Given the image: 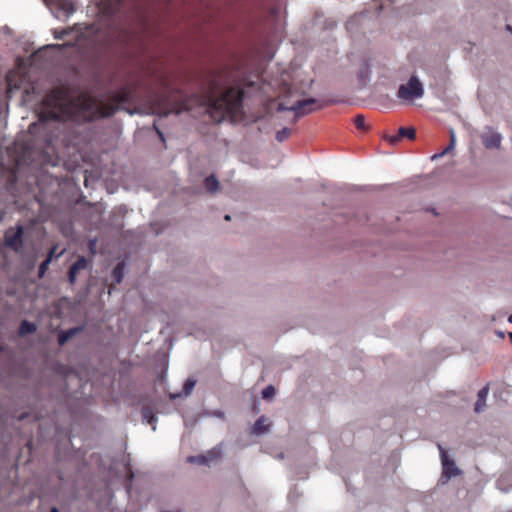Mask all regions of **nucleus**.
<instances>
[{
    "mask_svg": "<svg viewBox=\"0 0 512 512\" xmlns=\"http://www.w3.org/2000/svg\"><path fill=\"white\" fill-rule=\"evenodd\" d=\"M129 473H130L129 478H130V480H131V479L133 478L134 474H133V472H132V471H130Z\"/></svg>",
    "mask_w": 512,
    "mask_h": 512,
    "instance_id": "72a5a7b5",
    "label": "nucleus"
},
{
    "mask_svg": "<svg viewBox=\"0 0 512 512\" xmlns=\"http://www.w3.org/2000/svg\"><path fill=\"white\" fill-rule=\"evenodd\" d=\"M196 384V381L193 380V379H187L184 383V387H183V390H184V393L186 395H189L191 393V391L193 390L194 386Z\"/></svg>",
    "mask_w": 512,
    "mask_h": 512,
    "instance_id": "393cba45",
    "label": "nucleus"
},
{
    "mask_svg": "<svg viewBox=\"0 0 512 512\" xmlns=\"http://www.w3.org/2000/svg\"><path fill=\"white\" fill-rule=\"evenodd\" d=\"M4 217H5V211L0 210V223L3 221Z\"/></svg>",
    "mask_w": 512,
    "mask_h": 512,
    "instance_id": "7c9ffc66",
    "label": "nucleus"
},
{
    "mask_svg": "<svg viewBox=\"0 0 512 512\" xmlns=\"http://www.w3.org/2000/svg\"><path fill=\"white\" fill-rule=\"evenodd\" d=\"M415 137H416V130L413 127H400L397 134L386 136L385 139L390 144L395 145L403 138H408L410 140H414Z\"/></svg>",
    "mask_w": 512,
    "mask_h": 512,
    "instance_id": "1a4fd4ad",
    "label": "nucleus"
},
{
    "mask_svg": "<svg viewBox=\"0 0 512 512\" xmlns=\"http://www.w3.org/2000/svg\"><path fill=\"white\" fill-rule=\"evenodd\" d=\"M354 125L357 129L366 131L368 127L365 124V117L362 114H358L354 117Z\"/></svg>",
    "mask_w": 512,
    "mask_h": 512,
    "instance_id": "aec40b11",
    "label": "nucleus"
},
{
    "mask_svg": "<svg viewBox=\"0 0 512 512\" xmlns=\"http://www.w3.org/2000/svg\"><path fill=\"white\" fill-rule=\"evenodd\" d=\"M454 146H455V135H454V132L452 131L451 135H450L449 145L441 153L435 154L432 158L433 159L440 158V157L444 156L445 154L450 153L454 149Z\"/></svg>",
    "mask_w": 512,
    "mask_h": 512,
    "instance_id": "a211bd4d",
    "label": "nucleus"
},
{
    "mask_svg": "<svg viewBox=\"0 0 512 512\" xmlns=\"http://www.w3.org/2000/svg\"><path fill=\"white\" fill-rule=\"evenodd\" d=\"M488 392H489L488 385L484 386L482 389L479 390L478 395H477V401L475 403V408H474L475 412L480 413L484 410Z\"/></svg>",
    "mask_w": 512,
    "mask_h": 512,
    "instance_id": "ddd939ff",
    "label": "nucleus"
},
{
    "mask_svg": "<svg viewBox=\"0 0 512 512\" xmlns=\"http://www.w3.org/2000/svg\"><path fill=\"white\" fill-rule=\"evenodd\" d=\"M198 462H199V463H201V464L206 463V459H205V457H204V456H200V457H198Z\"/></svg>",
    "mask_w": 512,
    "mask_h": 512,
    "instance_id": "c756f323",
    "label": "nucleus"
},
{
    "mask_svg": "<svg viewBox=\"0 0 512 512\" xmlns=\"http://www.w3.org/2000/svg\"><path fill=\"white\" fill-rule=\"evenodd\" d=\"M275 395V388L272 385H268L262 391V397L264 399H271Z\"/></svg>",
    "mask_w": 512,
    "mask_h": 512,
    "instance_id": "b1692460",
    "label": "nucleus"
},
{
    "mask_svg": "<svg viewBox=\"0 0 512 512\" xmlns=\"http://www.w3.org/2000/svg\"><path fill=\"white\" fill-rule=\"evenodd\" d=\"M50 260L49 259H45L39 266V271H38V274H39V277H43L44 274L46 273V271L48 270V267L50 265Z\"/></svg>",
    "mask_w": 512,
    "mask_h": 512,
    "instance_id": "a878e982",
    "label": "nucleus"
},
{
    "mask_svg": "<svg viewBox=\"0 0 512 512\" xmlns=\"http://www.w3.org/2000/svg\"><path fill=\"white\" fill-rule=\"evenodd\" d=\"M508 321L512 323V314L509 316Z\"/></svg>",
    "mask_w": 512,
    "mask_h": 512,
    "instance_id": "c9c22d12",
    "label": "nucleus"
},
{
    "mask_svg": "<svg viewBox=\"0 0 512 512\" xmlns=\"http://www.w3.org/2000/svg\"><path fill=\"white\" fill-rule=\"evenodd\" d=\"M157 133H158L159 137L161 138V140L164 141L163 133L160 130H157Z\"/></svg>",
    "mask_w": 512,
    "mask_h": 512,
    "instance_id": "2f4dec72",
    "label": "nucleus"
},
{
    "mask_svg": "<svg viewBox=\"0 0 512 512\" xmlns=\"http://www.w3.org/2000/svg\"><path fill=\"white\" fill-rule=\"evenodd\" d=\"M501 139V135L494 131H489L482 136V142L488 149L499 148Z\"/></svg>",
    "mask_w": 512,
    "mask_h": 512,
    "instance_id": "f8f14e48",
    "label": "nucleus"
},
{
    "mask_svg": "<svg viewBox=\"0 0 512 512\" xmlns=\"http://www.w3.org/2000/svg\"><path fill=\"white\" fill-rule=\"evenodd\" d=\"M253 84V82H246L244 78L236 79L234 72L228 68L212 72L205 83L204 97L211 118L221 122L226 118L241 117L244 87Z\"/></svg>",
    "mask_w": 512,
    "mask_h": 512,
    "instance_id": "f257e3e1",
    "label": "nucleus"
},
{
    "mask_svg": "<svg viewBox=\"0 0 512 512\" xmlns=\"http://www.w3.org/2000/svg\"><path fill=\"white\" fill-rule=\"evenodd\" d=\"M72 102L67 92L62 88L51 90L43 99L40 112L38 114L41 123L56 120L62 121L70 117L72 113Z\"/></svg>",
    "mask_w": 512,
    "mask_h": 512,
    "instance_id": "7ed1b4c3",
    "label": "nucleus"
},
{
    "mask_svg": "<svg viewBox=\"0 0 512 512\" xmlns=\"http://www.w3.org/2000/svg\"><path fill=\"white\" fill-rule=\"evenodd\" d=\"M25 228L17 224L15 227H9L4 234L5 246L15 253H21L24 250Z\"/></svg>",
    "mask_w": 512,
    "mask_h": 512,
    "instance_id": "39448f33",
    "label": "nucleus"
},
{
    "mask_svg": "<svg viewBox=\"0 0 512 512\" xmlns=\"http://www.w3.org/2000/svg\"><path fill=\"white\" fill-rule=\"evenodd\" d=\"M163 90L155 94V102L158 105L159 113L168 115L170 113L179 114L188 109L184 93L180 89H174L170 86L168 80H162Z\"/></svg>",
    "mask_w": 512,
    "mask_h": 512,
    "instance_id": "20e7f679",
    "label": "nucleus"
},
{
    "mask_svg": "<svg viewBox=\"0 0 512 512\" xmlns=\"http://www.w3.org/2000/svg\"><path fill=\"white\" fill-rule=\"evenodd\" d=\"M37 127V124L36 123H33L29 126V131L32 133L34 132L35 128Z\"/></svg>",
    "mask_w": 512,
    "mask_h": 512,
    "instance_id": "c85d7f7f",
    "label": "nucleus"
},
{
    "mask_svg": "<svg viewBox=\"0 0 512 512\" xmlns=\"http://www.w3.org/2000/svg\"><path fill=\"white\" fill-rule=\"evenodd\" d=\"M124 277V264L119 263L113 269V278L116 283H120Z\"/></svg>",
    "mask_w": 512,
    "mask_h": 512,
    "instance_id": "6ab92c4d",
    "label": "nucleus"
},
{
    "mask_svg": "<svg viewBox=\"0 0 512 512\" xmlns=\"http://www.w3.org/2000/svg\"><path fill=\"white\" fill-rule=\"evenodd\" d=\"M204 184L206 190L211 193H214L219 189V182L213 175L206 177Z\"/></svg>",
    "mask_w": 512,
    "mask_h": 512,
    "instance_id": "f3484780",
    "label": "nucleus"
},
{
    "mask_svg": "<svg viewBox=\"0 0 512 512\" xmlns=\"http://www.w3.org/2000/svg\"><path fill=\"white\" fill-rule=\"evenodd\" d=\"M390 3H394L396 0H388Z\"/></svg>",
    "mask_w": 512,
    "mask_h": 512,
    "instance_id": "4c0bfd02",
    "label": "nucleus"
},
{
    "mask_svg": "<svg viewBox=\"0 0 512 512\" xmlns=\"http://www.w3.org/2000/svg\"><path fill=\"white\" fill-rule=\"evenodd\" d=\"M72 334V332H69V333H61L58 337V341H59V344L60 345H63L67 340L68 338L70 337V335Z\"/></svg>",
    "mask_w": 512,
    "mask_h": 512,
    "instance_id": "bb28decb",
    "label": "nucleus"
},
{
    "mask_svg": "<svg viewBox=\"0 0 512 512\" xmlns=\"http://www.w3.org/2000/svg\"><path fill=\"white\" fill-rule=\"evenodd\" d=\"M424 94V88L418 77L411 76L406 84L399 86L397 97L403 101H412L421 98Z\"/></svg>",
    "mask_w": 512,
    "mask_h": 512,
    "instance_id": "423d86ee",
    "label": "nucleus"
},
{
    "mask_svg": "<svg viewBox=\"0 0 512 512\" xmlns=\"http://www.w3.org/2000/svg\"><path fill=\"white\" fill-rule=\"evenodd\" d=\"M67 33H68V32H67L66 30H62V31H60V32H56V31H55V32H54V37H55L56 39H63V38H64V36H65Z\"/></svg>",
    "mask_w": 512,
    "mask_h": 512,
    "instance_id": "cd10ccee",
    "label": "nucleus"
},
{
    "mask_svg": "<svg viewBox=\"0 0 512 512\" xmlns=\"http://www.w3.org/2000/svg\"><path fill=\"white\" fill-rule=\"evenodd\" d=\"M54 3L66 15H70L75 11V5L71 0H54Z\"/></svg>",
    "mask_w": 512,
    "mask_h": 512,
    "instance_id": "4468645a",
    "label": "nucleus"
},
{
    "mask_svg": "<svg viewBox=\"0 0 512 512\" xmlns=\"http://www.w3.org/2000/svg\"><path fill=\"white\" fill-rule=\"evenodd\" d=\"M440 454H441V460H442V466H443V475L449 479L452 476H456L460 473L459 469L456 467L455 463L448 459L446 451L442 448L441 445H438Z\"/></svg>",
    "mask_w": 512,
    "mask_h": 512,
    "instance_id": "6e6552de",
    "label": "nucleus"
},
{
    "mask_svg": "<svg viewBox=\"0 0 512 512\" xmlns=\"http://www.w3.org/2000/svg\"><path fill=\"white\" fill-rule=\"evenodd\" d=\"M291 135V129L285 127L279 131H277L276 133V139L277 141L279 142H283L285 141L286 139H288Z\"/></svg>",
    "mask_w": 512,
    "mask_h": 512,
    "instance_id": "412c9836",
    "label": "nucleus"
},
{
    "mask_svg": "<svg viewBox=\"0 0 512 512\" xmlns=\"http://www.w3.org/2000/svg\"><path fill=\"white\" fill-rule=\"evenodd\" d=\"M87 267L88 260L83 256L79 257L69 269L68 280L70 284H74L76 282L78 273L82 270H85Z\"/></svg>",
    "mask_w": 512,
    "mask_h": 512,
    "instance_id": "9b49d317",
    "label": "nucleus"
},
{
    "mask_svg": "<svg viewBox=\"0 0 512 512\" xmlns=\"http://www.w3.org/2000/svg\"><path fill=\"white\" fill-rule=\"evenodd\" d=\"M225 220L229 221L230 220V215H226L225 216Z\"/></svg>",
    "mask_w": 512,
    "mask_h": 512,
    "instance_id": "f704fd0d",
    "label": "nucleus"
},
{
    "mask_svg": "<svg viewBox=\"0 0 512 512\" xmlns=\"http://www.w3.org/2000/svg\"><path fill=\"white\" fill-rule=\"evenodd\" d=\"M315 104H316V99L309 98V99H305V100H298L295 102V104H293L291 106H288L285 103H280L278 106V110L279 111L290 110L295 113L296 117H299V116L308 114L311 111H313L314 109L312 108V106Z\"/></svg>",
    "mask_w": 512,
    "mask_h": 512,
    "instance_id": "0eeeda50",
    "label": "nucleus"
},
{
    "mask_svg": "<svg viewBox=\"0 0 512 512\" xmlns=\"http://www.w3.org/2000/svg\"><path fill=\"white\" fill-rule=\"evenodd\" d=\"M36 330L37 326L34 323L29 322L27 320H23L20 324L18 334L19 336L24 337L28 334L34 333Z\"/></svg>",
    "mask_w": 512,
    "mask_h": 512,
    "instance_id": "dca6fc26",
    "label": "nucleus"
},
{
    "mask_svg": "<svg viewBox=\"0 0 512 512\" xmlns=\"http://www.w3.org/2000/svg\"><path fill=\"white\" fill-rule=\"evenodd\" d=\"M269 426L268 419L265 416H261L256 420L252 431L254 434H262L268 430Z\"/></svg>",
    "mask_w": 512,
    "mask_h": 512,
    "instance_id": "2eb2a0df",
    "label": "nucleus"
},
{
    "mask_svg": "<svg viewBox=\"0 0 512 512\" xmlns=\"http://www.w3.org/2000/svg\"><path fill=\"white\" fill-rule=\"evenodd\" d=\"M24 77L18 72L10 71L6 76L7 93L23 88Z\"/></svg>",
    "mask_w": 512,
    "mask_h": 512,
    "instance_id": "9d476101",
    "label": "nucleus"
},
{
    "mask_svg": "<svg viewBox=\"0 0 512 512\" xmlns=\"http://www.w3.org/2000/svg\"><path fill=\"white\" fill-rule=\"evenodd\" d=\"M57 250H58V245H53V246L50 248V250H49V252H48V254H47L46 259H49V260H50V262H52V260H53L54 258H58V257H60V256L64 253V250H62V251H60V252H58Z\"/></svg>",
    "mask_w": 512,
    "mask_h": 512,
    "instance_id": "4be33fe9",
    "label": "nucleus"
},
{
    "mask_svg": "<svg viewBox=\"0 0 512 512\" xmlns=\"http://www.w3.org/2000/svg\"><path fill=\"white\" fill-rule=\"evenodd\" d=\"M506 29L512 33V27L510 25H507Z\"/></svg>",
    "mask_w": 512,
    "mask_h": 512,
    "instance_id": "473e14b6",
    "label": "nucleus"
},
{
    "mask_svg": "<svg viewBox=\"0 0 512 512\" xmlns=\"http://www.w3.org/2000/svg\"><path fill=\"white\" fill-rule=\"evenodd\" d=\"M50 512H58L56 508H52Z\"/></svg>",
    "mask_w": 512,
    "mask_h": 512,
    "instance_id": "e433bc0d",
    "label": "nucleus"
},
{
    "mask_svg": "<svg viewBox=\"0 0 512 512\" xmlns=\"http://www.w3.org/2000/svg\"><path fill=\"white\" fill-rule=\"evenodd\" d=\"M138 90V85L129 83L114 91L109 101H97L89 95L80 97L81 106L96 117H110L118 110L120 104L130 103Z\"/></svg>",
    "mask_w": 512,
    "mask_h": 512,
    "instance_id": "f03ea898",
    "label": "nucleus"
},
{
    "mask_svg": "<svg viewBox=\"0 0 512 512\" xmlns=\"http://www.w3.org/2000/svg\"><path fill=\"white\" fill-rule=\"evenodd\" d=\"M142 415H143V418L144 419H147L148 423L150 425H152V428L153 430H155V426L153 425V423L156 421V418L155 416L152 414V411L150 409H143L142 411Z\"/></svg>",
    "mask_w": 512,
    "mask_h": 512,
    "instance_id": "5701e85b",
    "label": "nucleus"
}]
</instances>
